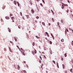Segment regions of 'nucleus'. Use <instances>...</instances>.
Here are the masks:
<instances>
[{"label": "nucleus", "instance_id": "f257e3e1", "mask_svg": "<svg viewBox=\"0 0 73 73\" xmlns=\"http://www.w3.org/2000/svg\"><path fill=\"white\" fill-rule=\"evenodd\" d=\"M5 19H7V20H9V19L10 18L9 17L6 16L5 17Z\"/></svg>", "mask_w": 73, "mask_h": 73}, {"label": "nucleus", "instance_id": "f03ea898", "mask_svg": "<svg viewBox=\"0 0 73 73\" xmlns=\"http://www.w3.org/2000/svg\"><path fill=\"white\" fill-rule=\"evenodd\" d=\"M21 49L22 51H21V52H25V51H24V50L22 48H21Z\"/></svg>", "mask_w": 73, "mask_h": 73}, {"label": "nucleus", "instance_id": "7ed1b4c3", "mask_svg": "<svg viewBox=\"0 0 73 73\" xmlns=\"http://www.w3.org/2000/svg\"><path fill=\"white\" fill-rule=\"evenodd\" d=\"M31 12H32V13L33 14L35 12V11H34V10L33 9H32L31 10Z\"/></svg>", "mask_w": 73, "mask_h": 73}, {"label": "nucleus", "instance_id": "20e7f679", "mask_svg": "<svg viewBox=\"0 0 73 73\" xmlns=\"http://www.w3.org/2000/svg\"><path fill=\"white\" fill-rule=\"evenodd\" d=\"M17 66L18 67L17 68L18 70H20V66H19V65H18Z\"/></svg>", "mask_w": 73, "mask_h": 73}, {"label": "nucleus", "instance_id": "39448f33", "mask_svg": "<svg viewBox=\"0 0 73 73\" xmlns=\"http://www.w3.org/2000/svg\"><path fill=\"white\" fill-rule=\"evenodd\" d=\"M21 53H22V54L23 55V56H25V54L24 52H21Z\"/></svg>", "mask_w": 73, "mask_h": 73}, {"label": "nucleus", "instance_id": "423d86ee", "mask_svg": "<svg viewBox=\"0 0 73 73\" xmlns=\"http://www.w3.org/2000/svg\"><path fill=\"white\" fill-rule=\"evenodd\" d=\"M46 34L47 35V36H48V37H49V35L48 33L47 32H46Z\"/></svg>", "mask_w": 73, "mask_h": 73}, {"label": "nucleus", "instance_id": "0eeeda50", "mask_svg": "<svg viewBox=\"0 0 73 73\" xmlns=\"http://www.w3.org/2000/svg\"><path fill=\"white\" fill-rule=\"evenodd\" d=\"M36 38H38V39H40V37L39 36H35Z\"/></svg>", "mask_w": 73, "mask_h": 73}, {"label": "nucleus", "instance_id": "6e6552de", "mask_svg": "<svg viewBox=\"0 0 73 73\" xmlns=\"http://www.w3.org/2000/svg\"><path fill=\"white\" fill-rule=\"evenodd\" d=\"M9 48L10 52H12V51L11 50V48L9 47Z\"/></svg>", "mask_w": 73, "mask_h": 73}, {"label": "nucleus", "instance_id": "1a4fd4ad", "mask_svg": "<svg viewBox=\"0 0 73 73\" xmlns=\"http://www.w3.org/2000/svg\"><path fill=\"white\" fill-rule=\"evenodd\" d=\"M62 9H64V5H62Z\"/></svg>", "mask_w": 73, "mask_h": 73}, {"label": "nucleus", "instance_id": "9d476101", "mask_svg": "<svg viewBox=\"0 0 73 73\" xmlns=\"http://www.w3.org/2000/svg\"><path fill=\"white\" fill-rule=\"evenodd\" d=\"M5 5H4V6L3 7V8H2V9H5Z\"/></svg>", "mask_w": 73, "mask_h": 73}, {"label": "nucleus", "instance_id": "9b49d317", "mask_svg": "<svg viewBox=\"0 0 73 73\" xmlns=\"http://www.w3.org/2000/svg\"><path fill=\"white\" fill-rule=\"evenodd\" d=\"M42 70H43V68L42 67V66H41V71H42Z\"/></svg>", "mask_w": 73, "mask_h": 73}, {"label": "nucleus", "instance_id": "f8f14e48", "mask_svg": "<svg viewBox=\"0 0 73 73\" xmlns=\"http://www.w3.org/2000/svg\"><path fill=\"white\" fill-rule=\"evenodd\" d=\"M17 4L18 5V7H20V4H19V2L17 1Z\"/></svg>", "mask_w": 73, "mask_h": 73}, {"label": "nucleus", "instance_id": "ddd939ff", "mask_svg": "<svg viewBox=\"0 0 73 73\" xmlns=\"http://www.w3.org/2000/svg\"><path fill=\"white\" fill-rule=\"evenodd\" d=\"M73 70V69H71L70 71L71 72H72V73H73V71L72 70Z\"/></svg>", "mask_w": 73, "mask_h": 73}, {"label": "nucleus", "instance_id": "4468645a", "mask_svg": "<svg viewBox=\"0 0 73 73\" xmlns=\"http://www.w3.org/2000/svg\"><path fill=\"white\" fill-rule=\"evenodd\" d=\"M26 17H27V19H28L29 18V15H26Z\"/></svg>", "mask_w": 73, "mask_h": 73}, {"label": "nucleus", "instance_id": "2eb2a0df", "mask_svg": "<svg viewBox=\"0 0 73 73\" xmlns=\"http://www.w3.org/2000/svg\"><path fill=\"white\" fill-rule=\"evenodd\" d=\"M14 4H15V5H16V2L15 1H14Z\"/></svg>", "mask_w": 73, "mask_h": 73}, {"label": "nucleus", "instance_id": "dca6fc26", "mask_svg": "<svg viewBox=\"0 0 73 73\" xmlns=\"http://www.w3.org/2000/svg\"><path fill=\"white\" fill-rule=\"evenodd\" d=\"M62 66H63V69H64L65 68V65L64 64H62Z\"/></svg>", "mask_w": 73, "mask_h": 73}, {"label": "nucleus", "instance_id": "f3484780", "mask_svg": "<svg viewBox=\"0 0 73 73\" xmlns=\"http://www.w3.org/2000/svg\"><path fill=\"white\" fill-rule=\"evenodd\" d=\"M61 42H64V39H62L61 40Z\"/></svg>", "mask_w": 73, "mask_h": 73}, {"label": "nucleus", "instance_id": "a211bd4d", "mask_svg": "<svg viewBox=\"0 0 73 73\" xmlns=\"http://www.w3.org/2000/svg\"><path fill=\"white\" fill-rule=\"evenodd\" d=\"M51 11L52 13H53V14H54V12H53V11L52 10H51Z\"/></svg>", "mask_w": 73, "mask_h": 73}, {"label": "nucleus", "instance_id": "6ab92c4d", "mask_svg": "<svg viewBox=\"0 0 73 73\" xmlns=\"http://www.w3.org/2000/svg\"><path fill=\"white\" fill-rule=\"evenodd\" d=\"M8 29L9 30V32H11V30H10V29H9V28H8Z\"/></svg>", "mask_w": 73, "mask_h": 73}, {"label": "nucleus", "instance_id": "aec40b11", "mask_svg": "<svg viewBox=\"0 0 73 73\" xmlns=\"http://www.w3.org/2000/svg\"><path fill=\"white\" fill-rule=\"evenodd\" d=\"M18 28L19 29H21V25H19L18 26Z\"/></svg>", "mask_w": 73, "mask_h": 73}, {"label": "nucleus", "instance_id": "412c9836", "mask_svg": "<svg viewBox=\"0 0 73 73\" xmlns=\"http://www.w3.org/2000/svg\"><path fill=\"white\" fill-rule=\"evenodd\" d=\"M52 62L54 64H56V62H55L53 60Z\"/></svg>", "mask_w": 73, "mask_h": 73}, {"label": "nucleus", "instance_id": "4be33fe9", "mask_svg": "<svg viewBox=\"0 0 73 73\" xmlns=\"http://www.w3.org/2000/svg\"><path fill=\"white\" fill-rule=\"evenodd\" d=\"M35 42H33V46H35Z\"/></svg>", "mask_w": 73, "mask_h": 73}, {"label": "nucleus", "instance_id": "5701e85b", "mask_svg": "<svg viewBox=\"0 0 73 73\" xmlns=\"http://www.w3.org/2000/svg\"><path fill=\"white\" fill-rule=\"evenodd\" d=\"M52 20L53 22H54V19H53V18H52Z\"/></svg>", "mask_w": 73, "mask_h": 73}, {"label": "nucleus", "instance_id": "b1692460", "mask_svg": "<svg viewBox=\"0 0 73 73\" xmlns=\"http://www.w3.org/2000/svg\"><path fill=\"white\" fill-rule=\"evenodd\" d=\"M23 71L24 73H26V71L25 70H23Z\"/></svg>", "mask_w": 73, "mask_h": 73}, {"label": "nucleus", "instance_id": "393cba45", "mask_svg": "<svg viewBox=\"0 0 73 73\" xmlns=\"http://www.w3.org/2000/svg\"><path fill=\"white\" fill-rule=\"evenodd\" d=\"M64 6H65V7H66V6H67V7H68V5L64 4Z\"/></svg>", "mask_w": 73, "mask_h": 73}, {"label": "nucleus", "instance_id": "a878e982", "mask_svg": "<svg viewBox=\"0 0 73 73\" xmlns=\"http://www.w3.org/2000/svg\"><path fill=\"white\" fill-rule=\"evenodd\" d=\"M11 20H13L14 19V17H11Z\"/></svg>", "mask_w": 73, "mask_h": 73}, {"label": "nucleus", "instance_id": "bb28decb", "mask_svg": "<svg viewBox=\"0 0 73 73\" xmlns=\"http://www.w3.org/2000/svg\"><path fill=\"white\" fill-rule=\"evenodd\" d=\"M35 53L36 54V53H37V51H36V50H35Z\"/></svg>", "mask_w": 73, "mask_h": 73}, {"label": "nucleus", "instance_id": "cd10ccee", "mask_svg": "<svg viewBox=\"0 0 73 73\" xmlns=\"http://www.w3.org/2000/svg\"><path fill=\"white\" fill-rule=\"evenodd\" d=\"M50 44H52V41H50Z\"/></svg>", "mask_w": 73, "mask_h": 73}, {"label": "nucleus", "instance_id": "c85d7f7f", "mask_svg": "<svg viewBox=\"0 0 73 73\" xmlns=\"http://www.w3.org/2000/svg\"><path fill=\"white\" fill-rule=\"evenodd\" d=\"M64 56H65V57H66V56H67V54H64Z\"/></svg>", "mask_w": 73, "mask_h": 73}, {"label": "nucleus", "instance_id": "c756f323", "mask_svg": "<svg viewBox=\"0 0 73 73\" xmlns=\"http://www.w3.org/2000/svg\"><path fill=\"white\" fill-rule=\"evenodd\" d=\"M48 12L49 13H50V9H49L48 10Z\"/></svg>", "mask_w": 73, "mask_h": 73}, {"label": "nucleus", "instance_id": "7c9ffc66", "mask_svg": "<svg viewBox=\"0 0 73 73\" xmlns=\"http://www.w3.org/2000/svg\"><path fill=\"white\" fill-rule=\"evenodd\" d=\"M14 39L16 41H17V39L16 38H14Z\"/></svg>", "mask_w": 73, "mask_h": 73}, {"label": "nucleus", "instance_id": "2f4dec72", "mask_svg": "<svg viewBox=\"0 0 73 73\" xmlns=\"http://www.w3.org/2000/svg\"><path fill=\"white\" fill-rule=\"evenodd\" d=\"M36 19H39V17H36Z\"/></svg>", "mask_w": 73, "mask_h": 73}, {"label": "nucleus", "instance_id": "473e14b6", "mask_svg": "<svg viewBox=\"0 0 73 73\" xmlns=\"http://www.w3.org/2000/svg\"><path fill=\"white\" fill-rule=\"evenodd\" d=\"M39 57L41 60H42V58L41 57V56H40Z\"/></svg>", "mask_w": 73, "mask_h": 73}, {"label": "nucleus", "instance_id": "72a5a7b5", "mask_svg": "<svg viewBox=\"0 0 73 73\" xmlns=\"http://www.w3.org/2000/svg\"><path fill=\"white\" fill-rule=\"evenodd\" d=\"M42 24L43 25H45V23L44 22H42Z\"/></svg>", "mask_w": 73, "mask_h": 73}, {"label": "nucleus", "instance_id": "f704fd0d", "mask_svg": "<svg viewBox=\"0 0 73 73\" xmlns=\"http://www.w3.org/2000/svg\"><path fill=\"white\" fill-rule=\"evenodd\" d=\"M20 14L21 16H22V13H21V12L20 13Z\"/></svg>", "mask_w": 73, "mask_h": 73}, {"label": "nucleus", "instance_id": "c9c22d12", "mask_svg": "<svg viewBox=\"0 0 73 73\" xmlns=\"http://www.w3.org/2000/svg\"><path fill=\"white\" fill-rule=\"evenodd\" d=\"M61 23H63V20H61Z\"/></svg>", "mask_w": 73, "mask_h": 73}, {"label": "nucleus", "instance_id": "e433bc0d", "mask_svg": "<svg viewBox=\"0 0 73 73\" xmlns=\"http://www.w3.org/2000/svg\"><path fill=\"white\" fill-rule=\"evenodd\" d=\"M52 37L53 38V40H54V36L53 35V36H52Z\"/></svg>", "mask_w": 73, "mask_h": 73}, {"label": "nucleus", "instance_id": "4c0bfd02", "mask_svg": "<svg viewBox=\"0 0 73 73\" xmlns=\"http://www.w3.org/2000/svg\"><path fill=\"white\" fill-rule=\"evenodd\" d=\"M40 5L41 7H43V5H42V3H40Z\"/></svg>", "mask_w": 73, "mask_h": 73}, {"label": "nucleus", "instance_id": "58836bf2", "mask_svg": "<svg viewBox=\"0 0 73 73\" xmlns=\"http://www.w3.org/2000/svg\"><path fill=\"white\" fill-rule=\"evenodd\" d=\"M59 24H60V23H59V22H58L57 23V25H59Z\"/></svg>", "mask_w": 73, "mask_h": 73}, {"label": "nucleus", "instance_id": "ea45409f", "mask_svg": "<svg viewBox=\"0 0 73 73\" xmlns=\"http://www.w3.org/2000/svg\"><path fill=\"white\" fill-rule=\"evenodd\" d=\"M10 43H11V44H13V42H12V41H10Z\"/></svg>", "mask_w": 73, "mask_h": 73}, {"label": "nucleus", "instance_id": "a19ab883", "mask_svg": "<svg viewBox=\"0 0 73 73\" xmlns=\"http://www.w3.org/2000/svg\"><path fill=\"white\" fill-rule=\"evenodd\" d=\"M72 45L73 46V41H72Z\"/></svg>", "mask_w": 73, "mask_h": 73}, {"label": "nucleus", "instance_id": "79ce46f5", "mask_svg": "<svg viewBox=\"0 0 73 73\" xmlns=\"http://www.w3.org/2000/svg\"><path fill=\"white\" fill-rule=\"evenodd\" d=\"M42 1L43 3L44 4H45V2L44 0H42Z\"/></svg>", "mask_w": 73, "mask_h": 73}, {"label": "nucleus", "instance_id": "37998d69", "mask_svg": "<svg viewBox=\"0 0 73 73\" xmlns=\"http://www.w3.org/2000/svg\"><path fill=\"white\" fill-rule=\"evenodd\" d=\"M1 21H2V22H3V19H1Z\"/></svg>", "mask_w": 73, "mask_h": 73}, {"label": "nucleus", "instance_id": "c03bdc74", "mask_svg": "<svg viewBox=\"0 0 73 73\" xmlns=\"http://www.w3.org/2000/svg\"><path fill=\"white\" fill-rule=\"evenodd\" d=\"M66 31H67V32H69V31H68V29H66Z\"/></svg>", "mask_w": 73, "mask_h": 73}, {"label": "nucleus", "instance_id": "a18cd8bd", "mask_svg": "<svg viewBox=\"0 0 73 73\" xmlns=\"http://www.w3.org/2000/svg\"><path fill=\"white\" fill-rule=\"evenodd\" d=\"M67 13H68L69 12V10H68L66 11Z\"/></svg>", "mask_w": 73, "mask_h": 73}, {"label": "nucleus", "instance_id": "49530a36", "mask_svg": "<svg viewBox=\"0 0 73 73\" xmlns=\"http://www.w3.org/2000/svg\"><path fill=\"white\" fill-rule=\"evenodd\" d=\"M10 16H12V14H10Z\"/></svg>", "mask_w": 73, "mask_h": 73}, {"label": "nucleus", "instance_id": "de8ad7c7", "mask_svg": "<svg viewBox=\"0 0 73 73\" xmlns=\"http://www.w3.org/2000/svg\"><path fill=\"white\" fill-rule=\"evenodd\" d=\"M45 38L46 40H47V41H48V38H46H46Z\"/></svg>", "mask_w": 73, "mask_h": 73}, {"label": "nucleus", "instance_id": "09e8293b", "mask_svg": "<svg viewBox=\"0 0 73 73\" xmlns=\"http://www.w3.org/2000/svg\"><path fill=\"white\" fill-rule=\"evenodd\" d=\"M57 66L58 68H59V66H58V65H57Z\"/></svg>", "mask_w": 73, "mask_h": 73}, {"label": "nucleus", "instance_id": "8fccbe9b", "mask_svg": "<svg viewBox=\"0 0 73 73\" xmlns=\"http://www.w3.org/2000/svg\"><path fill=\"white\" fill-rule=\"evenodd\" d=\"M39 62L40 63H41V60H40V59H39Z\"/></svg>", "mask_w": 73, "mask_h": 73}, {"label": "nucleus", "instance_id": "3c124183", "mask_svg": "<svg viewBox=\"0 0 73 73\" xmlns=\"http://www.w3.org/2000/svg\"><path fill=\"white\" fill-rule=\"evenodd\" d=\"M18 49H19V50L20 51V52H21V50H20V48H18Z\"/></svg>", "mask_w": 73, "mask_h": 73}, {"label": "nucleus", "instance_id": "603ef678", "mask_svg": "<svg viewBox=\"0 0 73 73\" xmlns=\"http://www.w3.org/2000/svg\"><path fill=\"white\" fill-rule=\"evenodd\" d=\"M50 53L51 54H52V52H51V51L50 52Z\"/></svg>", "mask_w": 73, "mask_h": 73}, {"label": "nucleus", "instance_id": "864d4df0", "mask_svg": "<svg viewBox=\"0 0 73 73\" xmlns=\"http://www.w3.org/2000/svg\"><path fill=\"white\" fill-rule=\"evenodd\" d=\"M44 58H46V57H45V55L44 56Z\"/></svg>", "mask_w": 73, "mask_h": 73}, {"label": "nucleus", "instance_id": "5fc2aeb1", "mask_svg": "<svg viewBox=\"0 0 73 73\" xmlns=\"http://www.w3.org/2000/svg\"><path fill=\"white\" fill-rule=\"evenodd\" d=\"M58 27H59V28H61V27H60V26L58 25Z\"/></svg>", "mask_w": 73, "mask_h": 73}, {"label": "nucleus", "instance_id": "6e6d98bb", "mask_svg": "<svg viewBox=\"0 0 73 73\" xmlns=\"http://www.w3.org/2000/svg\"><path fill=\"white\" fill-rule=\"evenodd\" d=\"M69 29H70V31H72V29H70V28H69Z\"/></svg>", "mask_w": 73, "mask_h": 73}, {"label": "nucleus", "instance_id": "4d7b16f0", "mask_svg": "<svg viewBox=\"0 0 73 73\" xmlns=\"http://www.w3.org/2000/svg\"><path fill=\"white\" fill-rule=\"evenodd\" d=\"M12 20V22H13L14 21V19H13Z\"/></svg>", "mask_w": 73, "mask_h": 73}, {"label": "nucleus", "instance_id": "13d9d810", "mask_svg": "<svg viewBox=\"0 0 73 73\" xmlns=\"http://www.w3.org/2000/svg\"><path fill=\"white\" fill-rule=\"evenodd\" d=\"M17 48H19V46H17Z\"/></svg>", "mask_w": 73, "mask_h": 73}, {"label": "nucleus", "instance_id": "bf43d9fd", "mask_svg": "<svg viewBox=\"0 0 73 73\" xmlns=\"http://www.w3.org/2000/svg\"><path fill=\"white\" fill-rule=\"evenodd\" d=\"M14 68H15V66H16V65L14 64Z\"/></svg>", "mask_w": 73, "mask_h": 73}, {"label": "nucleus", "instance_id": "052dcab7", "mask_svg": "<svg viewBox=\"0 0 73 73\" xmlns=\"http://www.w3.org/2000/svg\"><path fill=\"white\" fill-rule=\"evenodd\" d=\"M48 25H49V26L50 25V23H48Z\"/></svg>", "mask_w": 73, "mask_h": 73}, {"label": "nucleus", "instance_id": "680f3d73", "mask_svg": "<svg viewBox=\"0 0 73 73\" xmlns=\"http://www.w3.org/2000/svg\"><path fill=\"white\" fill-rule=\"evenodd\" d=\"M68 3H70V2H69V0L68 1Z\"/></svg>", "mask_w": 73, "mask_h": 73}, {"label": "nucleus", "instance_id": "e2e57ef3", "mask_svg": "<svg viewBox=\"0 0 73 73\" xmlns=\"http://www.w3.org/2000/svg\"><path fill=\"white\" fill-rule=\"evenodd\" d=\"M56 64H57V65H58V62H56Z\"/></svg>", "mask_w": 73, "mask_h": 73}, {"label": "nucleus", "instance_id": "0e129e2a", "mask_svg": "<svg viewBox=\"0 0 73 73\" xmlns=\"http://www.w3.org/2000/svg\"><path fill=\"white\" fill-rule=\"evenodd\" d=\"M51 36H53V34H51Z\"/></svg>", "mask_w": 73, "mask_h": 73}, {"label": "nucleus", "instance_id": "69168bd1", "mask_svg": "<svg viewBox=\"0 0 73 73\" xmlns=\"http://www.w3.org/2000/svg\"><path fill=\"white\" fill-rule=\"evenodd\" d=\"M71 31H72V33H73V30L72 29Z\"/></svg>", "mask_w": 73, "mask_h": 73}, {"label": "nucleus", "instance_id": "338daca9", "mask_svg": "<svg viewBox=\"0 0 73 73\" xmlns=\"http://www.w3.org/2000/svg\"><path fill=\"white\" fill-rule=\"evenodd\" d=\"M61 60L62 61H63V58H62Z\"/></svg>", "mask_w": 73, "mask_h": 73}, {"label": "nucleus", "instance_id": "774afa93", "mask_svg": "<svg viewBox=\"0 0 73 73\" xmlns=\"http://www.w3.org/2000/svg\"><path fill=\"white\" fill-rule=\"evenodd\" d=\"M60 1H61V2H62V0H60Z\"/></svg>", "mask_w": 73, "mask_h": 73}]
</instances>
